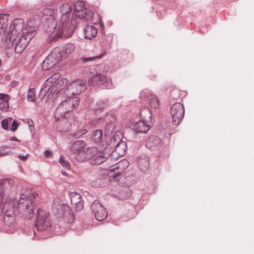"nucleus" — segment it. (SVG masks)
Here are the masks:
<instances>
[{
    "instance_id": "dca6fc26",
    "label": "nucleus",
    "mask_w": 254,
    "mask_h": 254,
    "mask_svg": "<svg viewBox=\"0 0 254 254\" xmlns=\"http://www.w3.org/2000/svg\"><path fill=\"white\" fill-rule=\"evenodd\" d=\"M70 202L72 208L77 211H79L83 208V202L81 199V196L77 192H72L70 194Z\"/></svg>"
},
{
    "instance_id": "20e7f679",
    "label": "nucleus",
    "mask_w": 254,
    "mask_h": 254,
    "mask_svg": "<svg viewBox=\"0 0 254 254\" xmlns=\"http://www.w3.org/2000/svg\"><path fill=\"white\" fill-rule=\"evenodd\" d=\"M17 209L22 217L25 219H30L34 216L35 207L31 200L21 195Z\"/></svg>"
},
{
    "instance_id": "f704fd0d",
    "label": "nucleus",
    "mask_w": 254,
    "mask_h": 254,
    "mask_svg": "<svg viewBox=\"0 0 254 254\" xmlns=\"http://www.w3.org/2000/svg\"><path fill=\"white\" fill-rule=\"evenodd\" d=\"M60 164L64 168L69 169L70 164L66 160L64 159L62 156H61L59 159Z\"/></svg>"
},
{
    "instance_id": "b1692460",
    "label": "nucleus",
    "mask_w": 254,
    "mask_h": 254,
    "mask_svg": "<svg viewBox=\"0 0 254 254\" xmlns=\"http://www.w3.org/2000/svg\"><path fill=\"white\" fill-rule=\"evenodd\" d=\"M127 149L126 142L120 141L116 146L114 153H117L119 156H123Z\"/></svg>"
},
{
    "instance_id": "412c9836",
    "label": "nucleus",
    "mask_w": 254,
    "mask_h": 254,
    "mask_svg": "<svg viewBox=\"0 0 254 254\" xmlns=\"http://www.w3.org/2000/svg\"><path fill=\"white\" fill-rule=\"evenodd\" d=\"M107 81L106 76L100 73H96L93 75L89 80V83L94 85L95 84L103 85Z\"/></svg>"
},
{
    "instance_id": "79ce46f5",
    "label": "nucleus",
    "mask_w": 254,
    "mask_h": 254,
    "mask_svg": "<svg viewBox=\"0 0 254 254\" xmlns=\"http://www.w3.org/2000/svg\"><path fill=\"white\" fill-rule=\"evenodd\" d=\"M44 153L46 157H50L52 155V152L49 150H46Z\"/></svg>"
},
{
    "instance_id": "39448f33",
    "label": "nucleus",
    "mask_w": 254,
    "mask_h": 254,
    "mask_svg": "<svg viewBox=\"0 0 254 254\" xmlns=\"http://www.w3.org/2000/svg\"><path fill=\"white\" fill-rule=\"evenodd\" d=\"M67 96V98L58 106L55 113V117L61 116L64 115H68V113L71 111L78 105L79 102V99L78 97Z\"/></svg>"
},
{
    "instance_id": "c9c22d12",
    "label": "nucleus",
    "mask_w": 254,
    "mask_h": 254,
    "mask_svg": "<svg viewBox=\"0 0 254 254\" xmlns=\"http://www.w3.org/2000/svg\"><path fill=\"white\" fill-rule=\"evenodd\" d=\"M8 108V104L7 101H2L0 103V110L6 111Z\"/></svg>"
},
{
    "instance_id": "49530a36",
    "label": "nucleus",
    "mask_w": 254,
    "mask_h": 254,
    "mask_svg": "<svg viewBox=\"0 0 254 254\" xmlns=\"http://www.w3.org/2000/svg\"><path fill=\"white\" fill-rule=\"evenodd\" d=\"M62 174H63V175H64V176H67V173H66L65 171H62Z\"/></svg>"
},
{
    "instance_id": "ea45409f",
    "label": "nucleus",
    "mask_w": 254,
    "mask_h": 254,
    "mask_svg": "<svg viewBox=\"0 0 254 254\" xmlns=\"http://www.w3.org/2000/svg\"><path fill=\"white\" fill-rule=\"evenodd\" d=\"M9 99V96L7 94L0 93V100L3 101H8Z\"/></svg>"
},
{
    "instance_id": "4c0bfd02",
    "label": "nucleus",
    "mask_w": 254,
    "mask_h": 254,
    "mask_svg": "<svg viewBox=\"0 0 254 254\" xmlns=\"http://www.w3.org/2000/svg\"><path fill=\"white\" fill-rule=\"evenodd\" d=\"M1 125L4 129H7L8 128V122L7 120L4 119L1 122Z\"/></svg>"
},
{
    "instance_id": "c85d7f7f",
    "label": "nucleus",
    "mask_w": 254,
    "mask_h": 254,
    "mask_svg": "<svg viewBox=\"0 0 254 254\" xmlns=\"http://www.w3.org/2000/svg\"><path fill=\"white\" fill-rule=\"evenodd\" d=\"M149 103L152 108L156 109L159 106V101L157 97L152 94L148 96Z\"/></svg>"
},
{
    "instance_id": "72a5a7b5",
    "label": "nucleus",
    "mask_w": 254,
    "mask_h": 254,
    "mask_svg": "<svg viewBox=\"0 0 254 254\" xmlns=\"http://www.w3.org/2000/svg\"><path fill=\"white\" fill-rule=\"evenodd\" d=\"M35 91L34 89H29L27 95V98L28 101L31 102H34L35 99Z\"/></svg>"
},
{
    "instance_id": "6ab92c4d",
    "label": "nucleus",
    "mask_w": 254,
    "mask_h": 254,
    "mask_svg": "<svg viewBox=\"0 0 254 254\" xmlns=\"http://www.w3.org/2000/svg\"><path fill=\"white\" fill-rule=\"evenodd\" d=\"M87 10L85 7L84 2L82 1H78L75 3L73 16L82 19L85 17Z\"/></svg>"
},
{
    "instance_id": "e433bc0d",
    "label": "nucleus",
    "mask_w": 254,
    "mask_h": 254,
    "mask_svg": "<svg viewBox=\"0 0 254 254\" xmlns=\"http://www.w3.org/2000/svg\"><path fill=\"white\" fill-rule=\"evenodd\" d=\"M101 57H102V56H100L92 57H89V58H83L81 59V60L83 62H91V61H94L95 60H96L97 59L101 58Z\"/></svg>"
},
{
    "instance_id": "58836bf2",
    "label": "nucleus",
    "mask_w": 254,
    "mask_h": 254,
    "mask_svg": "<svg viewBox=\"0 0 254 254\" xmlns=\"http://www.w3.org/2000/svg\"><path fill=\"white\" fill-rule=\"evenodd\" d=\"M18 126V123L16 121H13L10 127V129L12 131H15L17 129Z\"/></svg>"
},
{
    "instance_id": "f3484780",
    "label": "nucleus",
    "mask_w": 254,
    "mask_h": 254,
    "mask_svg": "<svg viewBox=\"0 0 254 254\" xmlns=\"http://www.w3.org/2000/svg\"><path fill=\"white\" fill-rule=\"evenodd\" d=\"M14 184L13 181L11 179H4L0 180V206H3V201L4 190L10 189Z\"/></svg>"
},
{
    "instance_id": "7ed1b4c3",
    "label": "nucleus",
    "mask_w": 254,
    "mask_h": 254,
    "mask_svg": "<svg viewBox=\"0 0 254 254\" xmlns=\"http://www.w3.org/2000/svg\"><path fill=\"white\" fill-rule=\"evenodd\" d=\"M60 73H56L48 78L43 84L40 94L45 96L49 93L53 95L58 94L67 84L66 78H61Z\"/></svg>"
},
{
    "instance_id": "37998d69",
    "label": "nucleus",
    "mask_w": 254,
    "mask_h": 254,
    "mask_svg": "<svg viewBox=\"0 0 254 254\" xmlns=\"http://www.w3.org/2000/svg\"><path fill=\"white\" fill-rule=\"evenodd\" d=\"M27 123H28V126H29V127H30V129L32 131L31 127L34 125L33 122L32 121H31V120H29V121H28Z\"/></svg>"
},
{
    "instance_id": "4468645a",
    "label": "nucleus",
    "mask_w": 254,
    "mask_h": 254,
    "mask_svg": "<svg viewBox=\"0 0 254 254\" xmlns=\"http://www.w3.org/2000/svg\"><path fill=\"white\" fill-rule=\"evenodd\" d=\"M60 11L62 14L59 25L63 30L68 23V20L70 14L71 7L69 3H64L60 6Z\"/></svg>"
},
{
    "instance_id": "473e14b6",
    "label": "nucleus",
    "mask_w": 254,
    "mask_h": 254,
    "mask_svg": "<svg viewBox=\"0 0 254 254\" xmlns=\"http://www.w3.org/2000/svg\"><path fill=\"white\" fill-rule=\"evenodd\" d=\"M75 47L73 44L68 43L64 47V52L66 54H71L74 50Z\"/></svg>"
},
{
    "instance_id": "cd10ccee",
    "label": "nucleus",
    "mask_w": 254,
    "mask_h": 254,
    "mask_svg": "<svg viewBox=\"0 0 254 254\" xmlns=\"http://www.w3.org/2000/svg\"><path fill=\"white\" fill-rule=\"evenodd\" d=\"M87 160L92 159L97 155L98 149L95 147L84 148Z\"/></svg>"
},
{
    "instance_id": "0eeeda50",
    "label": "nucleus",
    "mask_w": 254,
    "mask_h": 254,
    "mask_svg": "<svg viewBox=\"0 0 254 254\" xmlns=\"http://www.w3.org/2000/svg\"><path fill=\"white\" fill-rule=\"evenodd\" d=\"M38 220L35 225L38 231L51 230L53 228L50 213L41 209L37 210Z\"/></svg>"
},
{
    "instance_id": "a211bd4d",
    "label": "nucleus",
    "mask_w": 254,
    "mask_h": 254,
    "mask_svg": "<svg viewBox=\"0 0 254 254\" xmlns=\"http://www.w3.org/2000/svg\"><path fill=\"white\" fill-rule=\"evenodd\" d=\"M145 144L149 149L154 151L160 148L161 146V140L157 136L151 135L149 137Z\"/></svg>"
},
{
    "instance_id": "f8f14e48",
    "label": "nucleus",
    "mask_w": 254,
    "mask_h": 254,
    "mask_svg": "<svg viewBox=\"0 0 254 254\" xmlns=\"http://www.w3.org/2000/svg\"><path fill=\"white\" fill-rule=\"evenodd\" d=\"M56 126L59 131H67L71 127L73 119L69 118L68 116L61 115V116L55 117Z\"/></svg>"
},
{
    "instance_id": "c03bdc74",
    "label": "nucleus",
    "mask_w": 254,
    "mask_h": 254,
    "mask_svg": "<svg viewBox=\"0 0 254 254\" xmlns=\"http://www.w3.org/2000/svg\"><path fill=\"white\" fill-rule=\"evenodd\" d=\"M148 93H149L150 94V92L149 91H148L147 90H143L140 93V95L143 96L144 95V94H148Z\"/></svg>"
},
{
    "instance_id": "1a4fd4ad",
    "label": "nucleus",
    "mask_w": 254,
    "mask_h": 254,
    "mask_svg": "<svg viewBox=\"0 0 254 254\" xmlns=\"http://www.w3.org/2000/svg\"><path fill=\"white\" fill-rule=\"evenodd\" d=\"M62 59L60 50L56 48L53 50L50 54L43 61L42 68L43 70H48L53 67Z\"/></svg>"
},
{
    "instance_id": "9d476101",
    "label": "nucleus",
    "mask_w": 254,
    "mask_h": 254,
    "mask_svg": "<svg viewBox=\"0 0 254 254\" xmlns=\"http://www.w3.org/2000/svg\"><path fill=\"white\" fill-rule=\"evenodd\" d=\"M86 89V85L84 82L81 80H76L68 85L66 95L70 97L79 95Z\"/></svg>"
},
{
    "instance_id": "7c9ffc66",
    "label": "nucleus",
    "mask_w": 254,
    "mask_h": 254,
    "mask_svg": "<svg viewBox=\"0 0 254 254\" xmlns=\"http://www.w3.org/2000/svg\"><path fill=\"white\" fill-rule=\"evenodd\" d=\"M103 136V131L102 130L98 129L96 130L93 135V139L96 142L100 141Z\"/></svg>"
},
{
    "instance_id": "de8ad7c7",
    "label": "nucleus",
    "mask_w": 254,
    "mask_h": 254,
    "mask_svg": "<svg viewBox=\"0 0 254 254\" xmlns=\"http://www.w3.org/2000/svg\"><path fill=\"white\" fill-rule=\"evenodd\" d=\"M86 132V129H84L83 130L81 134H80L79 135H82V134L85 133Z\"/></svg>"
},
{
    "instance_id": "2f4dec72",
    "label": "nucleus",
    "mask_w": 254,
    "mask_h": 254,
    "mask_svg": "<svg viewBox=\"0 0 254 254\" xmlns=\"http://www.w3.org/2000/svg\"><path fill=\"white\" fill-rule=\"evenodd\" d=\"M14 148V146H4L0 148V157L6 156L9 153V151H7L8 149Z\"/></svg>"
},
{
    "instance_id": "423d86ee",
    "label": "nucleus",
    "mask_w": 254,
    "mask_h": 254,
    "mask_svg": "<svg viewBox=\"0 0 254 254\" xmlns=\"http://www.w3.org/2000/svg\"><path fill=\"white\" fill-rule=\"evenodd\" d=\"M57 220L59 223L57 225L64 224V223H70L74 220V215L70 208L66 204H62L57 209L55 213Z\"/></svg>"
},
{
    "instance_id": "f03ea898",
    "label": "nucleus",
    "mask_w": 254,
    "mask_h": 254,
    "mask_svg": "<svg viewBox=\"0 0 254 254\" xmlns=\"http://www.w3.org/2000/svg\"><path fill=\"white\" fill-rule=\"evenodd\" d=\"M41 18L44 22L45 31L54 40L62 36L63 30L61 26L55 20L53 16V9L46 8L41 11Z\"/></svg>"
},
{
    "instance_id": "393cba45",
    "label": "nucleus",
    "mask_w": 254,
    "mask_h": 254,
    "mask_svg": "<svg viewBox=\"0 0 254 254\" xmlns=\"http://www.w3.org/2000/svg\"><path fill=\"white\" fill-rule=\"evenodd\" d=\"M85 146V143L84 141L82 140L77 141L72 143L70 147V150L73 153H76L84 148Z\"/></svg>"
},
{
    "instance_id": "6e6552de",
    "label": "nucleus",
    "mask_w": 254,
    "mask_h": 254,
    "mask_svg": "<svg viewBox=\"0 0 254 254\" xmlns=\"http://www.w3.org/2000/svg\"><path fill=\"white\" fill-rule=\"evenodd\" d=\"M13 205V201L9 200H5L3 206H0V214H4V221L8 224H12L14 221V208Z\"/></svg>"
},
{
    "instance_id": "bb28decb",
    "label": "nucleus",
    "mask_w": 254,
    "mask_h": 254,
    "mask_svg": "<svg viewBox=\"0 0 254 254\" xmlns=\"http://www.w3.org/2000/svg\"><path fill=\"white\" fill-rule=\"evenodd\" d=\"M75 17H76V16H73V14L70 22V25L69 26L68 30L65 34V35L64 36L65 37H69L73 34L77 23V21L75 19Z\"/></svg>"
},
{
    "instance_id": "a878e982",
    "label": "nucleus",
    "mask_w": 254,
    "mask_h": 254,
    "mask_svg": "<svg viewBox=\"0 0 254 254\" xmlns=\"http://www.w3.org/2000/svg\"><path fill=\"white\" fill-rule=\"evenodd\" d=\"M9 14H0V33H4L7 27V23L8 19Z\"/></svg>"
},
{
    "instance_id": "c756f323",
    "label": "nucleus",
    "mask_w": 254,
    "mask_h": 254,
    "mask_svg": "<svg viewBox=\"0 0 254 254\" xmlns=\"http://www.w3.org/2000/svg\"><path fill=\"white\" fill-rule=\"evenodd\" d=\"M76 159L78 162H83L87 160L84 149L81 150L76 155Z\"/></svg>"
},
{
    "instance_id": "ddd939ff",
    "label": "nucleus",
    "mask_w": 254,
    "mask_h": 254,
    "mask_svg": "<svg viewBox=\"0 0 254 254\" xmlns=\"http://www.w3.org/2000/svg\"><path fill=\"white\" fill-rule=\"evenodd\" d=\"M91 209L96 219L99 221L105 220L107 215L106 209L98 201H94L91 205Z\"/></svg>"
},
{
    "instance_id": "a19ab883",
    "label": "nucleus",
    "mask_w": 254,
    "mask_h": 254,
    "mask_svg": "<svg viewBox=\"0 0 254 254\" xmlns=\"http://www.w3.org/2000/svg\"><path fill=\"white\" fill-rule=\"evenodd\" d=\"M29 156V154H26L25 155H19L18 156V157L22 161H25Z\"/></svg>"
},
{
    "instance_id": "a18cd8bd",
    "label": "nucleus",
    "mask_w": 254,
    "mask_h": 254,
    "mask_svg": "<svg viewBox=\"0 0 254 254\" xmlns=\"http://www.w3.org/2000/svg\"><path fill=\"white\" fill-rule=\"evenodd\" d=\"M10 140H14V141H18V139L15 137H12L10 138Z\"/></svg>"
},
{
    "instance_id": "f257e3e1",
    "label": "nucleus",
    "mask_w": 254,
    "mask_h": 254,
    "mask_svg": "<svg viewBox=\"0 0 254 254\" xmlns=\"http://www.w3.org/2000/svg\"><path fill=\"white\" fill-rule=\"evenodd\" d=\"M36 30V27L33 21H29L24 26L23 19H16L9 28L6 42L14 46L16 52L20 53L33 38Z\"/></svg>"
},
{
    "instance_id": "9b49d317",
    "label": "nucleus",
    "mask_w": 254,
    "mask_h": 254,
    "mask_svg": "<svg viewBox=\"0 0 254 254\" xmlns=\"http://www.w3.org/2000/svg\"><path fill=\"white\" fill-rule=\"evenodd\" d=\"M171 114L173 124L174 125L179 124L182 121L185 114L183 105L180 103L174 104L171 108Z\"/></svg>"
},
{
    "instance_id": "2eb2a0df",
    "label": "nucleus",
    "mask_w": 254,
    "mask_h": 254,
    "mask_svg": "<svg viewBox=\"0 0 254 254\" xmlns=\"http://www.w3.org/2000/svg\"><path fill=\"white\" fill-rule=\"evenodd\" d=\"M129 163L127 160L124 159L115 166H112L110 168V171L112 172H115V174L112 176L116 178L122 174L128 167Z\"/></svg>"
},
{
    "instance_id": "aec40b11",
    "label": "nucleus",
    "mask_w": 254,
    "mask_h": 254,
    "mask_svg": "<svg viewBox=\"0 0 254 254\" xmlns=\"http://www.w3.org/2000/svg\"><path fill=\"white\" fill-rule=\"evenodd\" d=\"M107 159H111L109 158L108 154L102 152H97V155L91 160V163L93 165H98L104 162Z\"/></svg>"
},
{
    "instance_id": "5701e85b",
    "label": "nucleus",
    "mask_w": 254,
    "mask_h": 254,
    "mask_svg": "<svg viewBox=\"0 0 254 254\" xmlns=\"http://www.w3.org/2000/svg\"><path fill=\"white\" fill-rule=\"evenodd\" d=\"M133 129L136 132L145 133L149 129V126L143 121H139L134 125Z\"/></svg>"
},
{
    "instance_id": "4be33fe9",
    "label": "nucleus",
    "mask_w": 254,
    "mask_h": 254,
    "mask_svg": "<svg viewBox=\"0 0 254 254\" xmlns=\"http://www.w3.org/2000/svg\"><path fill=\"white\" fill-rule=\"evenodd\" d=\"M85 37L86 39H92L97 34V29L94 26H87L84 28Z\"/></svg>"
}]
</instances>
